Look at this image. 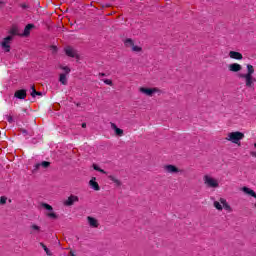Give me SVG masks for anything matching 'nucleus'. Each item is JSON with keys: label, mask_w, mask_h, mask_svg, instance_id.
<instances>
[{"label": "nucleus", "mask_w": 256, "mask_h": 256, "mask_svg": "<svg viewBox=\"0 0 256 256\" xmlns=\"http://www.w3.org/2000/svg\"><path fill=\"white\" fill-rule=\"evenodd\" d=\"M230 59H235L236 61H241L243 59V54L237 51H230L229 52Z\"/></svg>", "instance_id": "11"}, {"label": "nucleus", "mask_w": 256, "mask_h": 256, "mask_svg": "<svg viewBox=\"0 0 256 256\" xmlns=\"http://www.w3.org/2000/svg\"><path fill=\"white\" fill-rule=\"evenodd\" d=\"M140 93H143L147 97H153L154 93H157L159 91L158 88H145V87H140L139 88Z\"/></svg>", "instance_id": "6"}, {"label": "nucleus", "mask_w": 256, "mask_h": 256, "mask_svg": "<svg viewBox=\"0 0 256 256\" xmlns=\"http://www.w3.org/2000/svg\"><path fill=\"white\" fill-rule=\"evenodd\" d=\"M89 185L92 189H94V191H101V187L99 186V183H97V178L93 177L89 181Z\"/></svg>", "instance_id": "13"}, {"label": "nucleus", "mask_w": 256, "mask_h": 256, "mask_svg": "<svg viewBox=\"0 0 256 256\" xmlns=\"http://www.w3.org/2000/svg\"><path fill=\"white\" fill-rule=\"evenodd\" d=\"M36 95L42 96L43 94L41 92H36Z\"/></svg>", "instance_id": "42"}, {"label": "nucleus", "mask_w": 256, "mask_h": 256, "mask_svg": "<svg viewBox=\"0 0 256 256\" xmlns=\"http://www.w3.org/2000/svg\"><path fill=\"white\" fill-rule=\"evenodd\" d=\"M41 167H43L44 169H47L51 166V162L49 161H43L42 163H40Z\"/></svg>", "instance_id": "27"}, {"label": "nucleus", "mask_w": 256, "mask_h": 256, "mask_svg": "<svg viewBox=\"0 0 256 256\" xmlns=\"http://www.w3.org/2000/svg\"><path fill=\"white\" fill-rule=\"evenodd\" d=\"M59 81L62 85H67V74H60Z\"/></svg>", "instance_id": "22"}, {"label": "nucleus", "mask_w": 256, "mask_h": 256, "mask_svg": "<svg viewBox=\"0 0 256 256\" xmlns=\"http://www.w3.org/2000/svg\"><path fill=\"white\" fill-rule=\"evenodd\" d=\"M14 97H16V99H25L27 97V90L25 89L17 90L14 93Z\"/></svg>", "instance_id": "12"}, {"label": "nucleus", "mask_w": 256, "mask_h": 256, "mask_svg": "<svg viewBox=\"0 0 256 256\" xmlns=\"http://www.w3.org/2000/svg\"><path fill=\"white\" fill-rule=\"evenodd\" d=\"M94 171H98L99 173H103V175H107V171L101 169L97 164H93Z\"/></svg>", "instance_id": "23"}, {"label": "nucleus", "mask_w": 256, "mask_h": 256, "mask_svg": "<svg viewBox=\"0 0 256 256\" xmlns=\"http://www.w3.org/2000/svg\"><path fill=\"white\" fill-rule=\"evenodd\" d=\"M245 138V134L242 132L236 131L228 133L226 137V141H231V143H234L235 145H241L239 142Z\"/></svg>", "instance_id": "2"}, {"label": "nucleus", "mask_w": 256, "mask_h": 256, "mask_svg": "<svg viewBox=\"0 0 256 256\" xmlns=\"http://www.w3.org/2000/svg\"><path fill=\"white\" fill-rule=\"evenodd\" d=\"M164 171L166 173H170L171 175H173L175 173H181V170L177 166H175L173 164L165 165L164 166Z\"/></svg>", "instance_id": "7"}, {"label": "nucleus", "mask_w": 256, "mask_h": 256, "mask_svg": "<svg viewBox=\"0 0 256 256\" xmlns=\"http://www.w3.org/2000/svg\"><path fill=\"white\" fill-rule=\"evenodd\" d=\"M87 127V123H82V128L85 129Z\"/></svg>", "instance_id": "40"}, {"label": "nucleus", "mask_w": 256, "mask_h": 256, "mask_svg": "<svg viewBox=\"0 0 256 256\" xmlns=\"http://www.w3.org/2000/svg\"><path fill=\"white\" fill-rule=\"evenodd\" d=\"M254 207H255V209H256V204H254Z\"/></svg>", "instance_id": "44"}, {"label": "nucleus", "mask_w": 256, "mask_h": 256, "mask_svg": "<svg viewBox=\"0 0 256 256\" xmlns=\"http://www.w3.org/2000/svg\"><path fill=\"white\" fill-rule=\"evenodd\" d=\"M79 201V197L75 195H70L67 200L64 201V205L66 207H71V205H74V203H77Z\"/></svg>", "instance_id": "8"}, {"label": "nucleus", "mask_w": 256, "mask_h": 256, "mask_svg": "<svg viewBox=\"0 0 256 256\" xmlns=\"http://www.w3.org/2000/svg\"><path fill=\"white\" fill-rule=\"evenodd\" d=\"M219 201H220L221 205H223V207L226 211H229V212L232 211L231 206L229 205V203H227V200L225 198H220Z\"/></svg>", "instance_id": "19"}, {"label": "nucleus", "mask_w": 256, "mask_h": 256, "mask_svg": "<svg viewBox=\"0 0 256 256\" xmlns=\"http://www.w3.org/2000/svg\"><path fill=\"white\" fill-rule=\"evenodd\" d=\"M243 193H245L246 195H249L250 197H254V199H256V193L249 187L244 186L242 188Z\"/></svg>", "instance_id": "17"}, {"label": "nucleus", "mask_w": 256, "mask_h": 256, "mask_svg": "<svg viewBox=\"0 0 256 256\" xmlns=\"http://www.w3.org/2000/svg\"><path fill=\"white\" fill-rule=\"evenodd\" d=\"M68 256H76L75 255V252L73 251V250H71L70 252H69V255Z\"/></svg>", "instance_id": "36"}, {"label": "nucleus", "mask_w": 256, "mask_h": 256, "mask_svg": "<svg viewBox=\"0 0 256 256\" xmlns=\"http://www.w3.org/2000/svg\"><path fill=\"white\" fill-rule=\"evenodd\" d=\"M40 246L42 247V249H44L46 255H48V256L53 255V254L51 253V251L49 250V248H47V246H46L43 242H40Z\"/></svg>", "instance_id": "24"}, {"label": "nucleus", "mask_w": 256, "mask_h": 256, "mask_svg": "<svg viewBox=\"0 0 256 256\" xmlns=\"http://www.w3.org/2000/svg\"><path fill=\"white\" fill-rule=\"evenodd\" d=\"M65 53L68 57H77V51L73 49L72 47H66L65 48Z\"/></svg>", "instance_id": "16"}, {"label": "nucleus", "mask_w": 256, "mask_h": 256, "mask_svg": "<svg viewBox=\"0 0 256 256\" xmlns=\"http://www.w3.org/2000/svg\"><path fill=\"white\" fill-rule=\"evenodd\" d=\"M10 35H19L21 37V33H19V28H17V26H13L10 31H9Z\"/></svg>", "instance_id": "21"}, {"label": "nucleus", "mask_w": 256, "mask_h": 256, "mask_svg": "<svg viewBox=\"0 0 256 256\" xmlns=\"http://www.w3.org/2000/svg\"><path fill=\"white\" fill-rule=\"evenodd\" d=\"M124 45H125V47L130 48L134 53H141V51H143V48L135 45V42H133V39H131V38H127L124 41Z\"/></svg>", "instance_id": "3"}, {"label": "nucleus", "mask_w": 256, "mask_h": 256, "mask_svg": "<svg viewBox=\"0 0 256 256\" xmlns=\"http://www.w3.org/2000/svg\"><path fill=\"white\" fill-rule=\"evenodd\" d=\"M20 7H21L22 9H29V6H28L27 4H25V3L20 4Z\"/></svg>", "instance_id": "35"}, {"label": "nucleus", "mask_w": 256, "mask_h": 256, "mask_svg": "<svg viewBox=\"0 0 256 256\" xmlns=\"http://www.w3.org/2000/svg\"><path fill=\"white\" fill-rule=\"evenodd\" d=\"M87 221H88L90 227H93L94 229H97V227H99V221H97L96 218L88 216Z\"/></svg>", "instance_id": "15"}, {"label": "nucleus", "mask_w": 256, "mask_h": 256, "mask_svg": "<svg viewBox=\"0 0 256 256\" xmlns=\"http://www.w3.org/2000/svg\"><path fill=\"white\" fill-rule=\"evenodd\" d=\"M21 133H22L23 135H27V130L21 129Z\"/></svg>", "instance_id": "37"}, {"label": "nucleus", "mask_w": 256, "mask_h": 256, "mask_svg": "<svg viewBox=\"0 0 256 256\" xmlns=\"http://www.w3.org/2000/svg\"><path fill=\"white\" fill-rule=\"evenodd\" d=\"M247 73L246 74H240V79H245V85L249 89H253L255 87V78H253V73H255V68L251 64L246 65Z\"/></svg>", "instance_id": "1"}, {"label": "nucleus", "mask_w": 256, "mask_h": 256, "mask_svg": "<svg viewBox=\"0 0 256 256\" xmlns=\"http://www.w3.org/2000/svg\"><path fill=\"white\" fill-rule=\"evenodd\" d=\"M60 69H62V71H65L66 75H69V73H71V68H69L68 66H60Z\"/></svg>", "instance_id": "29"}, {"label": "nucleus", "mask_w": 256, "mask_h": 256, "mask_svg": "<svg viewBox=\"0 0 256 256\" xmlns=\"http://www.w3.org/2000/svg\"><path fill=\"white\" fill-rule=\"evenodd\" d=\"M243 69V66H241V64L239 63H232L228 66V70L231 73H239V71H241Z\"/></svg>", "instance_id": "9"}, {"label": "nucleus", "mask_w": 256, "mask_h": 256, "mask_svg": "<svg viewBox=\"0 0 256 256\" xmlns=\"http://www.w3.org/2000/svg\"><path fill=\"white\" fill-rule=\"evenodd\" d=\"M31 29H35V24L26 25L21 37H29V35H31Z\"/></svg>", "instance_id": "10"}, {"label": "nucleus", "mask_w": 256, "mask_h": 256, "mask_svg": "<svg viewBox=\"0 0 256 256\" xmlns=\"http://www.w3.org/2000/svg\"><path fill=\"white\" fill-rule=\"evenodd\" d=\"M103 83H105V85H110V87H113V81L111 79H104Z\"/></svg>", "instance_id": "30"}, {"label": "nucleus", "mask_w": 256, "mask_h": 256, "mask_svg": "<svg viewBox=\"0 0 256 256\" xmlns=\"http://www.w3.org/2000/svg\"><path fill=\"white\" fill-rule=\"evenodd\" d=\"M41 205H42V207H43L44 209H46L47 211H53V206H51V205H49V204H47V203H42Z\"/></svg>", "instance_id": "28"}, {"label": "nucleus", "mask_w": 256, "mask_h": 256, "mask_svg": "<svg viewBox=\"0 0 256 256\" xmlns=\"http://www.w3.org/2000/svg\"><path fill=\"white\" fill-rule=\"evenodd\" d=\"M1 5H3V2L0 1V7H1Z\"/></svg>", "instance_id": "43"}, {"label": "nucleus", "mask_w": 256, "mask_h": 256, "mask_svg": "<svg viewBox=\"0 0 256 256\" xmlns=\"http://www.w3.org/2000/svg\"><path fill=\"white\" fill-rule=\"evenodd\" d=\"M41 233V227L37 224H32L30 226V235H39Z\"/></svg>", "instance_id": "14"}, {"label": "nucleus", "mask_w": 256, "mask_h": 256, "mask_svg": "<svg viewBox=\"0 0 256 256\" xmlns=\"http://www.w3.org/2000/svg\"><path fill=\"white\" fill-rule=\"evenodd\" d=\"M111 127L115 131V134L118 137H123V129L117 127V125L115 123H111Z\"/></svg>", "instance_id": "18"}, {"label": "nucleus", "mask_w": 256, "mask_h": 256, "mask_svg": "<svg viewBox=\"0 0 256 256\" xmlns=\"http://www.w3.org/2000/svg\"><path fill=\"white\" fill-rule=\"evenodd\" d=\"M203 181L207 187H211L212 189H217V187H219V182H217V180L210 177L209 175H205Z\"/></svg>", "instance_id": "4"}, {"label": "nucleus", "mask_w": 256, "mask_h": 256, "mask_svg": "<svg viewBox=\"0 0 256 256\" xmlns=\"http://www.w3.org/2000/svg\"><path fill=\"white\" fill-rule=\"evenodd\" d=\"M41 167V163H37L34 165V170L33 173H35V171H38V169Z\"/></svg>", "instance_id": "33"}, {"label": "nucleus", "mask_w": 256, "mask_h": 256, "mask_svg": "<svg viewBox=\"0 0 256 256\" xmlns=\"http://www.w3.org/2000/svg\"><path fill=\"white\" fill-rule=\"evenodd\" d=\"M31 97H37V90L35 89V86H31Z\"/></svg>", "instance_id": "31"}, {"label": "nucleus", "mask_w": 256, "mask_h": 256, "mask_svg": "<svg viewBox=\"0 0 256 256\" xmlns=\"http://www.w3.org/2000/svg\"><path fill=\"white\" fill-rule=\"evenodd\" d=\"M108 179H110V181H112L113 183H115V185L117 187H121V181L119 179H117V177L113 176V175H109Z\"/></svg>", "instance_id": "20"}, {"label": "nucleus", "mask_w": 256, "mask_h": 256, "mask_svg": "<svg viewBox=\"0 0 256 256\" xmlns=\"http://www.w3.org/2000/svg\"><path fill=\"white\" fill-rule=\"evenodd\" d=\"M99 77H105V73H99Z\"/></svg>", "instance_id": "41"}, {"label": "nucleus", "mask_w": 256, "mask_h": 256, "mask_svg": "<svg viewBox=\"0 0 256 256\" xmlns=\"http://www.w3.org/2000/svg\"><path fill=\"white\" fill-rule=\"evenodd\" d=\"M5 203H7V197L1 196L0 197V205H5Z\"/></svg>", "instance_id": "32"}, {"label": "nucleus", "mask_w": 256, "mask_h": 256, "mask_svg": "<svg viewBox=\"0 0 256 256\" xmlns=\"http://www.w3.org/2000/svg\"><path fill=\"white\" fill-rule=\"evenodd\" d=\"M52 49L55 53H57V46H52Z\"/></svg>", "instance_id": "39"}, {"label": "nucleus", "mask_w": 256, "mask_h": 256, "mask_svg": "<svg viewBox=\"0 0 256 256\" xmlns=\"http://www.w3.org/2000/svg\"><path fill=\"white\" fill-rule=\"evenodd\" d=\"M50 219H59V216L55 212H49L46 214Z\"/></svg>", "instance_id": "26"}, {"label": "nucleus", "mask_w": 256, "mask_h": 256, "mask_svg": "<svg viewBox=\"0 0 256 256\" xmlns=\"http://www.w3.org/2000/svg\"><path fill=\"white\" fill-rule=\"evenodd\" d=\"M8 123H13V116L9 115L7 116Z\"/></svg>", "instance_id": "34"}, {"label": "nucleus", "mask_w": 256, "mask_h": 256, "mask_svg": "<svg viewBox=\"0 0 256 256\" xmlns=\"http://www.w3.org/2000/svg\"><path fill=\"white\" fill-rule=\"evenodd\" d=\"M11 41H13V36H7L0 43L1 47H3V49L6 53H9V51H11V45H9L11 43Z\"/></svg>", "instance_id": "5"}, {"label": "nucleus", "mask_w": 256, "mask_h": 256, "mask_svg": "<svg viewBox=\"0 0 256 256\" xmlns=\"http://www.w3.org/2000/svg\"><path fill=\"white\" fill-rule=\"evenodd\" d=\"M214 207L218 211H223V206L221 205V202H219V201H214Z\"/></svg>", "instance_id": "25"}, {"label": "nucleus", "mask_w": 256, "mask_h": 256, "mask_svg": "<svg viewBox=\"0 0 256 256\" xmlns=\"http://www.w3.org/2000/svg\"><path fill=\"white\" fill-rule=\"evenodd\" d=\"M251 157H255L256 158V152H250Z\"/></svg>", "instance_id": "38"}]
</instances>
